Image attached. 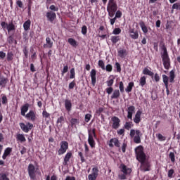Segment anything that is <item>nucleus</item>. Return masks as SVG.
<instances>
[{"instance_id":"nucleus-46","label":"nucleus","mask_w":180,"mask_h":180,"mask_svg":"<svg viewBox=\"0 0 180 180\" xmlns=\"http://www.w3.org/2000/svg\"><path fill=\"white\" fill-rule=\"evenodd\" d=\"M92 175H95L96 176H98L99 175V169H98L97 167H94L92 169V173H91Z\"/></svg>"},{"instance_id":"nucleus-43","label":"nucleus","mask_w":180,"mask_h":180,"mask_svg":"<svg viewBox=\"0 0 180 180\" xmlns=\"http://www.w3.org/2000/svg\"><path fill=\"white\" fill-rule=\"evenodd\" d=\"M153 81H155V82H160L161 80V77H160V75L158 73H155L153 75V78H152Z\"/></svg>"},{"instance_id":"nucleus-25","label":"nucleus","mask_w":180,"mask_h":180,"mask_svg":"<svg viewBox=\"0 0 180 180\" xmlns=\"http://www.w3.org/2000/svg\"><path fill=\"white\" fill-rule=\"evenodd\" d=\"M68 43H69V44H70V46H72V47H74L75 49H77V47H78V42L74 38H69L68 39Z\"/></svg>"},{"instance_id":"nucleus-56","label":"nucleus","mask_w":180,"mask_h":180,"mask_svg":"<svg viewBox=\"0 0 180 180\" xmlns=\"http://www.w3.org/2000/svg\"><path fill=\"white\" fill-rule=\"evenodd\" d=\"M66 72H68V65H65L63 67V69L61 71L62 77H64V74H66Z\"/></svg>"},{"instance_id":"nucleus-21","label":"nucleus","mask_w":180,"mask_h":180,"mask_svg":"<svg viewBox=\"0 0 180 180\" xmlns=\"http://www.w3.org/2000/svg\"><path fill=\"white\" fill-rule=\"evenodd\" d=\"M139 26H140L142 32L144 33V34H147L148 33V28L146 25V23L144 22V21L141 20L139 22Z\"/></svg>"},{"instance_id":"nucleus-59","label":"nucleus","mask_w":180,"mask_h":180,"mask_svg":"<svg viewBox=\"0 0 180 180\" xmlns=\"http://www.w3.org/2000/svg\"><path fill=\"white\" fill-rule=\"evenodd\" d=\"M49 9L53 12H58V7L55 6L54 5H51Z\"/></svg>"},{"instance_id":"nucleus-6","label":"nucleus","mask_w":180,"mask_h":180,"mask_svg":"<svg viewBox=\"0 0 180 180\" xmlns=\"http://www.w3.org/2000/svg\"><path fill=\"white\" fill-rule=\"evenodd\" d=\"M162 77L165 86H169L168 81H169L171 84H174V82H175V70H172L169 72V77L166 75H162Z\"/></svg>"},{"instance_id":"nucleus-2","label":"nucleus","mask_w":180,"mask_h":180,"mask_svg":"<svg viewBox=\"0 0 180 180\" xmlns=\"http://www.w3.org/2000/svg\"><path fill=\"white\" fill-rule=\"evenodd\" d=\"M117 11V2L116 0H108L107 4V12L110 18H113L115 13Z\"/></svg>"},{"instance_id":"nucleus-44","label":"nucleus","mask_w":180,"mask_h":180,"mask_svg":"<svg viewBox=\"0 0 180 180\" xmlns=\"http://www.w3.org/2000/svg\"><path fill=\"white\" fill-rule=\"evenodd\" d=\"M70 79H75V68H72L70 70Z\"/></svg>"},{"instance_id":"nucleus-27","label":"nucleus","mask_w":180,"mask_h":180,"mask_svg":"<svg viewBox=\"0 0 180 180\" xmlns=\"http://www.w3.org/2000/svg\"><path fill=\"white\" fill-rule=\"evenodd\" d=\"M120 98V91L119 89H115L111 95V99H119Z\"/></svg>"},{"instance_id":"nucleus-35","label":"nucleus","mask_w":180,"mask_h":180,"mask_svg":"<svg viewBox=\"0 0 180 180\" xmlns=\"http://www.w3.org/2000/svg\"><path fill=\"white\" fill-rule=\"evenodd\" d=\"M16 139L18 141H20V143H25V141H26V138L25 137V135L22 134H18Z\"/></svg>"},{"instance_id":"nucleus-17","label":"nucleus","mask_w":180,"mask_h":180,"mask_svg":"<svg viewBox=\"0 0 180 180\" xmlns=\"http://www.w3.org/2000/svg\"><path fill=\"white\" fill-rule=\"evenodd\" d=\"M90 77L91 79V85L95 86V85H96V70L93 69L91 70Z\"/></svg>"},{"instance_id":"nucleus-15","label":"nucleus","mask_w":180,"mask_h":180,"mask_svg":"<svg viewBox=\"0 0 180 180\" xmlns=\"http://www.w3.org/2000/svg\"><path fill=\"white\" fill-rule=\"evenodd\" d=\"M136 110V107L134 105H130L127 109V119H130V120H132L133 119V113H134V111Z\"/></svg>"},{"instance_id":"nucleus-11","label":"nucleus","mask_w":180,"mask_h":180,"mask_svg":"<svg viewBox=\"0 0 180 180\" xmlns=\"http://www.w3.org/2000/svg\"><path fill=\"white\" fill-rule=\"evenodd\" d=\"M112 121V129L114 130H117L120 127V119L116 116H114L111 118Z\"/></svg>"},{"instance_id":"nucleus-48","label":"nucleus","mask_w":180,"mask_h":180,"mask_svg":"<svg viewBox=\"0 0 180 180\" xmlns=\"http://www.w3.org/2000/svg\"><path fill=\"white\" fill-rule=\"evenodd\" d=\"M0 180H11V179L8 178V174H6V173H1Z\"/></svg>"},{"instance_id":"nucleus-23","label":"nucleus","mask_w":180,"mask_h":180,"mask_svg":"<svg viewBox=\"0 0 180 180\" xmlns=\"http://www.w3.org/2000/svg\"><path fill=\"white\" fill-rule=\"evenodd\" d=\"M29 103H25L21 107V115L26 116L27 110H29Z\"/></svg>"},{"instance_id":"nucleus-12","label":"nucleus","mask_w":180,"mask_h":180,"mask_svg":"<svg viewBox=\"0 0 180 180\" xmlns=\"http://www.w3.org/2000/svg\"><path fill=\"white\" fill-rule=\"evenodd\" d=\"M25 117L27 120H30L31 122H36L37 120V117L36 116V112L33 110H30L28 113L25 115Z\"/></svg>"},{"instance_id":"nucleus-3","label":"nucleus","mask_w":180,"mask_h":180,"mask_svg":"<svg viewBox=\"0 0 180 180\" xmlns=\"http://www.w3.org/2000/svg\"><path fill=\"white\" fill-rule=\"evenodd\" d=\"M135 154L136 156V160L139 162H142L143 161H146V160H147V155L144 153V148L143 146H139L135 148Z\"/></svg>"},{"instance_id":"nucleus-40","label":"nucleus","mask_w":180,"mask_h":180,"mask_svg":"<svg viewBox=\"0 0 180 180\" xmlns=\"http://www.w3.org/2000/svg\"><path fill=\"white\" fill-rule=\"evenodd\" d=\"M133 126H134V124H133V122H126L124 127L125 129V130H130L131 127H133Z\"/></svg>"},{"instance_id":"nucleus-24","label":"nucleus","mask_w":180,"mask_h":180,"mask_svg":"<svg viewBox=\"0 0 180 180\" xmlns=\"http://www.w3.org/2000/svg\"><path fill=\"white\" fill-rule=\"evenodd\" d=\"M11 153H12V148H6L4 150V153L2 155L3 160H6L8 155H11Z\"/></svg>"},{"instance_id":"nucleus-54","label":"nucleus","mask_w":180,"mask_h":180,"mask_svg":"<svg viewBox=\"0 0 180 180\" xmlns=\"http://www.w3.org/2000/svg\"><path fill=\"white\" fill-rule=\"evenodd\" d=\"M169 158H170L172 162H175V153H174V152L169 153Z\"/></svg>"},{"instance_id":"nucleus-51","label":"nucleus","mask_w":180,"mask_h":180,"mask_svg":"<svg viewBox=\"0 0 180 180\" xmlns=\"http://www.w3.org/2000/svg\"><path fill=\"white\" fill-rule=\"evenodd\" d=\"M122 15H123V13H122V11H120V10H118L115 12V18L117 19H120V18H122Z\"/></svg>"},{"instance_id":"nucleus-13","label":"nucleus","mask_w":180,"mask_h":180,"mask_svg":"<svg viewBox=\"0 0 180 180\" xmlns=\"http://www.w3.org/2000/svg\"><path fill=\"white\" fill-rule=\"evenodd\" d=\"M108 146L111 148L115 146L119 148L120 147V142L119 141V139H117V138H112L110 140Z\"/></svg>"},{"instance_id":"nucleus-4","label":"nucleus","mask_w":180,"mask_h":180,"mask_svg":"<svg viewBox=\"0 0 180 180\" xmlns=\"http://www.w3.org/2000/svg\"><path fill=\"white\" fill-rule=\"evenodd\" d=\"M120 168L121 172H122L123 174L118 175L119 179H121V180L127 179L126 176L131 174V171H132L131 169L127 167V166H126V165L124 164H121L120 166Z\"/></svg>"},{"instance_id":"nucleus-50","label":"nucleus","mask_w":180,"mask_h":180,"mask_svg":"<svg viewBox=\"0 0 180 180\" xmlns=\"http://www.w3.org/2000/svg\"><path fill=\"white\" fill-rule=\"evenodd\" d=\"M91 119H92V115H91V114L85 115L84 120H85L86 123H89V121L91 120Z\"/></svg>"},{"instance_id":"nucleus-42","label":"nucleus","mask_w":180,"mask_h":180,"mask_svg":"<svg viewBox=\"0 0 180 180\" xmlns=\"http://www.w3.org/2000/svg\"><path fill=\"white\" fill-rule=\"evenodd\" d=\"M172 13H174V9H176V11L180 10V3H175L172 6Z\"/></svg>"},{"instance_id":"nucleus-31","label":"nucleus","mask_w":180,"mask_h":180,"mask_svg":"<svg viewBox=\"0 0 180 180\" xmlns=\"http://www.w3.org/2000/svg\"><path fill=\"white\" fill-rule=\"evenodd\" d=\"M30 25H32V21H30V20H27L24 22L23 28L25 32H27V30H30Z\"/></svg>"},{"instance_id":"nucleus-7","label":"nucleus","mask_w":180,"mask_h":180,"mask_svg":"<svg viewBox=\"0 0 180 180\" xmlns=\"http://www.w3.org/2000/svg\"><path fill=\"white\" fill-rule=\"evenodd\" d=\"M28 175L31 180L36 179V167L30 163L27 167Z\"/></svg>"},{"instance_id":"nucleus-28","label":"nucleus","mask_w":180,"mask_h":180,"mask_svg":"<svg viewBox=\"0 0 180 180\" xmlns=\"http://www.w3.org/2000/svg\"><path fill=\"white\" fill-rule=\"evenodd\" d=\"M6 84H8V78L0 75V86L5 88V86H6Z\"/></svg>"},{"instance_id":"nucleus-30","label":"nucleus","mask_w":180,"mask_h":180,"mask_svg":"<svg viewBox=\"0 0 180 180\" xmlns=\"http://www.w3.org/2000/svg\"><path fill=\"white\" fill-rule=\"evenodd\" d=\"M107 86L111 87L115 84V76L110 75L109 79L106 81Z\"/></svg>"},{"instance_id":"nucleus-63","label":"nucleus","mask_w":180,"mask_h":180,"mask_svg":"<svg viewBox=\"0 0 180 180\" xmlns=\"http://www.w3.org/2000/svg\"><path fill=\"white\" fill-rule=\"evenodd\" d=\"M88 178H89V180H96L98 176H95L94 174H89Z\"/></svg>"},{"instance_id":"nucleus-8","label":"nucleus","mask_w":180,"mask_h":180,"mask_svg":"<svg viewBox=\"0 0 180 180\" xmlns=\"http://www.w3.org/2000/svg\"><path fill=\"white\" fill-rule=\"evenodd\" d=\"M67 150H68V142L66 141H61L60 147L58 150V155H63V154H65V153H67Z\"/></svg>"},{"instance_id":"nucleus-26","label":"nucleus","mask_w":180,"mask_h":180,"mask_svg":"<svg viewBox=\"0 0 180 180\" xmlns=\"http://www.w3.org/2000/svg\"><path fill=\"white\" fill-rule=\"evenodd\" d=\"M46 44H44V49H51L53 47V41L50 37L46 38Z\"/></svg>"},{"instance_id":"nucleus-36","label":"nucleus","mask_w":180,"mask_h":180,"mask_svg":"<svg viewBox=\"0 0 180 180\" xmlns=\"http://www.w3.org/2000/svg\"><path fill=\"white\" fill-rule=\"evenodd\" d=\"M127 51L124 49L118 51V57L121 58H124V56L127 55Z\"/></svg>"},{"instance_id":"nucleus-19","label":"nucleus","mask_w":180,"mask_h":180,"mask_svg":"<svg viewBox=\"0 0 180 180\" xmlns=\"http://www.w3.org/2000/svg\"><path fill=\"white\" fill-rule=\"evenodd\" d=\"M141 113L142 112L141 110H138L135 115V117L134 118V122L136 123V124H139L140 122H141Z\"/></svg>"},{"instance_id":"nucleus-32","label":"nucleus","mask_w":180,"mask_h":180,"mask_svg":"<svg viewBox=\"0 0 180 180\" xmlns=\"http://www.w3.org/2000/svg\"><path fill=\"white\" fill-rule=\"evenodd\" d=\"M133 86H134V82H130L128 84V86H127V88L125 89V91L127 92V94H130V92L133 91Z\"/></svg>"},{"instance_id":"nucleus-16","label":"nucleus","mask_w":180,"mask_h":180,"mask_svg":"<svg viewBox=\"0 0 180 180\" xmlns=\"http://www.w3.org/2000/svg\"><path fill=\"white\" fill-rule=\"evenodd\" d=\"M6 29L8 33H11V32L16 30V25H15V21H13V20L6 24Z\"/></svg>"},{"instance_id":"nucleus-47","label":"nucleus","mask_w":180,"mask_h":180,"mask_svg":"<svg viewBox=\"0 0 180 180\" xmlns=\"http://www.w3.org/2000/svg\"><path fill=\"white\" fill-rule=\"evenodd\" d=\"M105 71H107V72H112V71L113 70V66H112V65L110 64H108L105 68Z\"/></svg>"},{"instance_id":"nucleus-39","label":"nucleus","mask_w":180,"mask_h":180,"mask_svg":"<svg viewBox=\"0 0 180 180\" xmlns=\"http://www.w3.org/2000/svg\"><path fill=\"white\" fill-rule=\"evenodd\" d=\"M6 57H7L6 60H7L8 63H11V61H13V52L8 51L7 53Z\"/></svg>"},{"instance_id":"nucleus-62","label":"nucleus","mask_w":180,"mask_h":180,"mask_svg":"<svg viewBox=\"0 0 180 180\" xmlns=\"http://www.w3.org/2000/svg\"><path fill=\"white\" fill-rule=\"evenodd\" d=\"M113 87H108V88H106L105 89V92H107V94H108V95H110V94H112V92L113 93Z\"/></svg>"},{"instance_id":"nucleus-20","label":"nucleus","mask_w":180,"mask_h":180,"mask_svg":"<svg viewBox=\"0 0 180 180\" xmlns=\"http://www.w3.org/2000/svg\"><path fill=\"white\" fill-rule=\"evenodd\" d=\"M71 157H72V153L68 152L66 153L63 159V165H68V162L71 159Z\"/></svg>"},{"instance_id":"nucleus-34","label":"nucleus","mask_w":180,"mask_h":180,"mask_svg":"<svg viewBox=\"0 0 180 180\" xmlns=\"http://www.w3.org/2000/svg\"><path fill=\"white\" fill-rule=\"evenodd\" d=\"M110 40L112 44H116V43H118V41H120V36H117V35L111 36Z\"/></svg>"},{"instance_id":"nucleus-10","label":"nucleus","mask_w":180,"mask_h":180,"mask_svg":"<svg viewBox=\"0 0 180 180\" xmlns=\"http://www.w3.org/2000/svg\"><path fill=\"white\" fill-rule=\"evenodd\" d=\"M19 125L24 133H27L30 130H32L33 127V124L30 122H27L26 124L23 122H20Z\"/></svg>"},{"instance_id":"nucleus-61","label":"nucleus","mask_w":180,"mask_h":180,"mask_svg":"<svg viewBox=\"0 0 180 180\" xmlns=\"http://www.w3.org/2000/svg\"><path fill=\"white\" fill-rule=\"evenodd\" d=\"M1 102L3 105H6V103H8V97H6V96H3L1 98Z\"/></svg>"},{"instance_id":"nucleus-18","label":"nucleus","mask_w":180,"mask_h":180,"mask_svg":"<svg viewBox=\"0 0 180 180\" xmlns=\"http://www.w3.org/2000/svg\"><path fill=\"white\" fill-rule=\"evenodd\" d=\"M46 18L51 23H53L56 18H57V15L53 11H49L46 13Z\"/></svg>"},{"instance_id":"nucleus-1","label":"nucleus","mask_w":180,"mask_h":180,"mask_svg":"<svg viewBox=\"0 0 180 180\" xmlns=\"http://www.w3.org/2000/svg\"><path fill=\"white\" fill-rule=\"evenodd\" d=\"M161 49L163 51L162 53V61L165 70H169L171 67V60L169 59V56L168 55V51L167 50V46L165 44H162Z\"/></svg>"},{"instance_id":"nucleus-52","label":"nucleus","mask_w":180,"mask_h":180,"mask_svg":"<svg viewBox=\"0 0 180 180\" xmlns=\"http://www.w3.org/2000/svg\"><path fill=\"white\" fill-rule=\"evenodd\" d=\"M98 64V67H100V68L105 70V62H103V60H99Z\"/></svg>"},{"instance_id":"nucleus-38","label":"nucleus","mask_w":180,"mask_h":180,"mask_svg":"<svg viewBox=\"0 0 180 180\" xmlns=\"http://www.w3.org/2000/svg\"><path fill=\"white\" fill-rule=\"evenodd\" d=\"M7 41L8 44H13V43H15V44H18V41L15 40V39L13 38V35H10L7 38Z\"/></svg>"},{"instance_id":"nucleus-58","label":"nucleus","mask_w":180,"mask_h":180,"mask_svg":"<svg viewBox=\"0 0 180 180\" xmlns=\"http://www.w3.org/2000/svg\"><path fill=\"white\" fill-rule=\"evenodd\" d=\"M88 32V27H86V25H83L82 27V33L85 36L86 33Z\"/></svg>"},{"instance_id":"nucleus-53","label":"nucleus","mask_w":180,"mask_h":180,"mask_svg":"<svg viewBox=\"0 0 180 180\" xmlns=\"http://www.w3.org/2000/svg\"><path fill=\"white\" fill-rule=\"evenodd\" d=\"M122 33V30L120 28H115L112 31V34H120Z\"/></svg>"},{"instance_id":"nucleus-41","label":"nucleus","mask_w":180,"mask_h":180,"mask_svg":"<svg viewBox=\"0 0 180 180\" xmlns=\"http://www.w3.org/2000/svg\"><path fill=\"white\" fill-rule=\"evenodd\" d=\"M64 122H65V118H64L63 116H60L58 118L56 123L57 124H59L60 127H63V123H64Z\"/></svg>"},{"instance_id":"nucleus-37","label":"nucleus","mask_w":180,"mask_h":180,"mask_svg":"<svg viewBox=\"0 0 180 180\" xmlns=\"http://www.w3.org/2000/svg\"><path fill=\"white\" fill-rule=\"evenodd\" d=\"M71 127H75L79 123V120L77 118H72L70 121Z\"/></svg>"},{"instance_id":"nucleus-60","label":"nucleus","mask_w":180,"mask_h":180,"mask_svg":"<svg viewBox=\"0 0 180 180\" xmlns=\"http://www.w3.org/2000/svg\"><path fill=\"white\" fill-rule=\"evenodd\" d=\"M78 155L79 157H80L81 162H85V158L84 157V154L82 153V152H79Z\"/></svg>"},{"instance_id":"nucleus-33","label":"nucleus","mask_w":180,"mask_h":180,"mask_svg":"<svg viewBox=\"0 0 180 180\" xmlns=\"http://www.w3.org/2000/svg\"><path fill=\"white\" fill-rule=\"evenodd\" d=\"M147 84V77L142 76L139 79V85L142 88Z\"/></svg>"},{"instance_id":"nucleus-22","label":"nucleus","mask_w":180,"mask_h":180,"mask_svg":"<svg viewBox=\"0 0 180 180\" xmlns=\"http://www.w3.org/2000/svg\"><path fill=\"white\" fill-rule=\"evenodd\" d=\"M65 108L68 112H71V109H72V103H71V100H65Z\"/></svg>"},{"instance_id":"nucleus-14","label":"nucleus","mask_w":180,"mask_h":180,"mask_svg":"<svg viewBox=\"0 0 180 180\" xmlns=\"http://www.w3.org/2000/svg\"><path fill=\"white\" fill-rule=\"evenodd\" d=\"M129 33L131 39H133L134 40H137V39H139V31L136 30L134 28H130Z\"/></svg>"},{"instance_id":"nucleus-49","label":"nucleus","mask_w":180,"mask_h":180,"mask_svg":"<svg viewBox=\"0 0 180 180\" xmlns=\"http://www.w3.org/2000/svg\"><path fill=\"white\" fill-rule=\"evenodd\" d=\"M159 141H165V140H167V138L164 136H162V134H158L156 135Z\"/></svg>"},{"instance_id":"nucleus-45","label":"nucleus","mask_w":180,"mask_h":180,"mask_svg":"<svg viewBox=\"0 0 180 180\" xmlns=\"http://www.w3.org/2000/svg\"><path fill=\"white\" fill-rule=\"evenodd\" d=\"M119 89L121 94H124V84H123V82H120Z\"/></svg>"},{"instance_id":"nucleus-57","label":"nucleus","mask_w":180,"mask_h":180,"mask_svg":"<svg viewBox=\"0 0 180 180\" xmlns=\"http://www.w3.org/2000/svg\"><path fill=\"white\" fill-rule=\"evenodd\" d=\"M174 174H175V171L174 169H171L168 171V177L169 178H174Z\"/></svg>"},{"instance_id":"nucleus-9","label":"nucleus","mask_w":180,"mask_h":180,"mask_svg":"<svg viewBox=\"0 0 180 180\" xmlns=\"http://www.w3.org/2000/svg\"><path fill=\"white\" fill-rule=\"evenodd\" d=\"M141 163V171L143 172H147L151 171V162L146 160L140 162Z\"/></svg>"},{"instance_id":"nucleus-64","label":"nucleus","mask_w":180,"mask_h":180,"mask_svg":"<svg viewBox=\"0 0 180 180\" xmlns=\"http://www.w3.org/2000/svg\"><path fill=\"white\" fill-rule=\"evenodd\" d=\"M103 110H104L103 108L100 107L98 109L96 110V113L98 116H101V113H102V112H103Z\"/></svg>"},{"instance_id":"nucleus-55","label":"nucleus","mask_w":180,"mask_h":180,"mask_svg":"<svg viewBox=\"0 0 180 180\" xmlns=\"http://www.w3.org/2000/svg\"><path fill=\"white\" fill-rule=\"evenodd\" d=\"M115 68L117 70V72H122V67L120 66V63L118 62L115 63Z\"/></svg>"},{"instance_id":"nucleus-5","label":"nucleus","mask_w":180,"mask_h":180,"mask_svg":"<svg viewBox=\"0 0 180 180\" xmlns=\"http://www.w3.org/2000/svg\"><path fill=\"white\" fill-rule=\"evenodd\" d=\"M129 136L131 138L134 137V141L136 143V144H140V143H141V137H143V133H141V131L139 129H131Z\"/></svg>"},{"instance_id":"nucleus-29","label":"nucleus","mask_w":180,"mask_h":180,"mask_svg":"<svg viewBox=\"0 0 180 180\" xmlns=\"http://www.w3.org/2000/svg\"><path fill=\"white\" fill-rule=\"evenodd\" d=\"M143 74L144 75H148L149 77H151V78H154V72H152L151 70H149L148 68H145L143 70Z\"/></svg>"}]
</instances>
